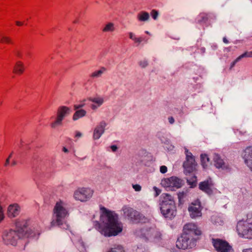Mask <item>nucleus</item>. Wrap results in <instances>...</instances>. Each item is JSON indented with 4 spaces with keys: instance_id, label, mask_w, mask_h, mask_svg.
Instances as JSON below:
<instances>
[{
    "instance_id": "nucleus-55",
    "label": "nucleus",
    "mask_w": 252,
    "mask_h": 252,
    "mask_svg": "<svg viewBox=\"0 0 252 252\" xmlns=\"http://www.w3.org/2000/svg\"><path fill=\"white\" fill-rule=\"evenodd\" d=\"M19 225H20V224H19V223L17 224V226H18V227H20V226H19Z\"/></svg>"
},
{
    "instance_id": "nucleus-19",
    "label": "nucleus",
    "mask_w": 252,
    "mask_h": 252,
    "mask_svg": "<svg viewBox=\"0 0 252 252\" xmlns=\"http://www.w3.org/2000/svg\"><path fill=\"white\" fill-rule=\"evenodd\" d=\"M20 211V207L17 204H14L8 206L7 209V216L10 218L17 216Z\"/></svg>"
},
{
    "instance_id": "nucleus-50",
    "label": "nucleus",
    "mask_w": 252,
    "mask_h": 252,
    "mask_svg": "<svg viewBox=\"0 0 252 252\" xmlns=\"http://www.w3.org/2000/svg\"><path fill=\"white\" fill-rule=\"evenodd\" d=\"M96 107H97V106H96V105H94V104H92V105H91V108H92L93 110L95 109L96 108Z\"/></svg>"
},
{
    "instance_id": "nucleus-48",
    "label": "nucleus",
    "mask_w": 252,
    "mask_h": 252,
    "mask_svg": "<svg viewBox=\"0 0 252 252\" xmlns=\"http://www.w3.org/2000/svg\"><path fill=\"white\" fill-rule=\"evenodd\" d=\"M129 38L133 40V38H134V37L133 35V33L130 32V33H129Z\"/></svg>"
},
{
    "instance_id": "nucleus-24",
    "label": "nucleus",
    "mask_w": 252,
    "mask_h": 252,
    "mask_svg": "<svg viewBox=\"0 0 252 252\" xmlns=\"http://www.w3.org/2000/svg\"><path fill=\"white\" fill-rule=\"evenodd\" d=\"M86 114L85 110L80 109L76 111L73 116V119L76 120L78 118L84 116Z\"/></svg>"
},
{
    "instance_id": "nucleus-25",
    "label": "nucleus",
    "mask_w": 252,
    "mask_h": 252,
    "mask_svg": "<svg viewBox=\"0 0 252 252\" xmlns=\"http://www.w3.org/2000/svg\"><path fill=\"white\" fill-rule=\"evenodd\" d=\"M115 30L114 24L113 23H108L105 25L102 29L103 32H112Z\"/></svg>"
},
{
    "instance_id": "nucleus-1",
    "label": "nucleus",
    "mask_w": 252,
    "mask_h": 252,
    "mask_svg": "<svg viewBox=\"0 0 252 252\" xmlns=\"http://www.w3.org/2000/svg\"><path fill=\"white\" fill-rule=\"evenodd\" d=\"M100 223L95 221V228L105 236H116L122 231V226L118 221L117 214L104 207L100 208Z\"/></svg>"
},
{
    "instance_id": "nucleus-40",
    "label": "nucleus",
    "mask_w": 252,
    "mask_h": 252,
    "mask_svg": "<svg viewBox=\"0 0 252 252\" xmlns=\"http://www.w3.org/2000/svg\"><path fill=\"white\" fill-rule=\"evenodd\" d=\"M15 24L17 26H18V27H22L24 25V22H21V21H17L15 22Z\"/></svg>"
},
{
    "instance_id": "nucleus-11",
    "label": "nucleus",
    "mask_w": 252,
    "mask_h": 252,
    "mask_svg": "<svg viewBox=\"0 0 252 252\" xmlns=\"http://www.w3.org/2000/svg\"><path fill=\"white\" fill-rule=\"evenodd\" d=\"M70 108L67 106H62L58 108L57 112L56 120L52 124V126L55 127L57 125H61L63 117L69 113Z\"/></svg>"
},
{
    "instance_id": "nucleus-18",
    "label": "nucleus",
    "mask_w": 252,
    "mask_h": 252,
    "mask_svg": "<svg viewBox=\"0 0 252 252\" xmlns=\"http://www.w3.org/2000/svg\"><path fill=\"white\" fill-rule=\"evenodd\" d=\"M244 158L245 163L252 171V147H248L245 150Z\"/></svg>"
},
{
    "instance_id": "nucleus-10",
    "label": "nucleus",
    "mask_w": 252,
    "mask_h": 252,
    "mask_svg": "<svg viewBox=\"0 0 252 252\" xmlns=\"http://www.w3.org/2000/svg\"><path fill=\"white\" fill-rule=\"evenodd\" d=\"M193 239V238L189 237L186 234L182 233L177 241L176 246L180 249H187L190 247L191 242Z\"/></svg>"
},
{
    "instance_id": "nucleus-22",
    "label": "nucleus",
    "mask_w": 252,
    "mask_h": 252,
    "mask_svg": "<svg viewBox=\"0 0 252 252\" xmlns=\"http://www.w3.org/2000/svg\"><path fill=\"white\" fill-rule=\"evenodd\" d=\"M252 58V51L250 52H245L243 54L239 56L238 58H237L231 63L230 69H231L232 67L234 66L235 64L240 61L243 58Z\"/></svg>"
},
{
    "instance_id": "nucleus-23",
    "label": "nucleus",
    "mask_w": 252,
    "mask_h": 252,
    "mask_svg": "<svg viewBox=\"0 0 252 252\" xmlns=\"http://www.w3.org/2000/svg\"><path fill=\"white\" fill-rule=\"evenodd\" d=\"M189 177L187 178L188 184L191 187H196L197 185V177L194 174H189Z\"/></svg>"
},
{
    "instance_id": "nucleus-47",
    "label": "nucleus",
    "mask_w": 252,
    "mask_h": 252,
    "mask_svg": "<svg viewBox=\"0 0 252 252\" xmlns=\"http://www.w3.org/2000/svg\"><path fill=\"white\" fill-rule=\"evenodd\" d=\"M243 252H252V249H248L243 251Z\"/></svg>"
},
{
    "instance_id": "nucleus-29",
    "label": "nucleus",
    "mask_w": 252,
    "mask_h": 252,
    "mask_svg": "<svg viewBox=\"0 0 252 252\" xmlns=\"http://www.w3.org/2000/svg\"><path fill=\"white\" fill-rule=\"evenodd\" d=\"M107 252H125V251L122 246L117 245L110 249Z\"/></svg>"
},
{
    "instance_id": "nucleus-5",
    "label": "nucleus",
    "mask_w": 252,
    "mask_h": 252,
    "mask_svg": "<svg viewBox=\"0 0 252 252\" xmlns=\"http://www.w3.org/2000/svg\"><path fill=\"white\" fill-rule=\"evenodd\" d=\"M23 227L18 228L17 230H10L5 235V239L11 245H15L16 241L21 236L19 234H26L28 231V224L26 221H23Z\"/></svg>"
},
{
    "instance_id": "nucleus-2",
    "label": "nucleus",
    "mask_w": 252,
    "mask_h": 252,
    "mask_svg": "<svg viewBox=\"0 0 252 252\" xmlns=\"http://www.w3.org/2000/svg\"><path fill=\"white\" fill-rule=\"evenodd\" d=\"M53 213L55 216V219L51 222V226L57 225L60 227L63 226V228L67 229L68 226L66 223L65 218L68 216V213L62 201H60L56 203L53 209Z\"/></svg>"
},
{
    "instance_id": "nucleus-34",
    "label": "nucleus",
    "mask_w": 252,
    "mask_h": 252,
    "mask_svg": "<svg viewBox=\"0 0 252 252\" xmlns=\"http://www.w3.org/2000/svg\"><path fill=\"white\" fill-rule=\"evenodd\" d=\"M151 15L154 19H156L158 15V12L157 10L154 9L152 10Z\"/></svg>"
},
{
    "instance_id": "nucleus-51",
    "label": "nucleus",
    "mask_w": 252,
    "mask_h": 252,
    "mask_svg": "<svg viewBox=\"0 0 252 252\" xmlns=\"http://www.w3.org/2000/svg\"><path fill=\"white\" fill-rule=\"evenodd\" d=\"M223 41L224 42H225L226 43H227L228 42V40L225 37H224L223 38Z\"/></svg>"
},
{
    "instance_id": "nucleus-20",
    "label": "nucleus",
    "mask_w": 252,
    "mask_h": 252,
    "mask_svg": "<svg viewBox=\"0 0 252 252\" xmlns=\"http://www.w3.org/2000/svg\"><path fill=\"white\" fill-rule=\"evenodd\" d=\"M105 126V123H101L99 125L97 126L94 129V138L95 139H98L104 131V127Z\"/></svg>"
},
{
    "instance_id": "nucleus-16",
    "label": "nucleus",
    "mask_w": 252,
    "mask_h": 252,
    "mask_svg": "<svg viewBox=\"0 0 252 252\" xmlns=\"http://www.w3.org/2000/svg\"><path fill=\"white\" fill-rule=\"evenodd\" d=\"M25 70L26 66L24 63L21 61H17L13 67L12 73L16 75L21 76L24 73Z\"/></svg>"
},
{
    "instance_id": "nucleus-13",
    "label": "nucleus",
    "mask_w": 252,
    "mask_h": 252,
    "mask_svg": "<svg viewBox=\"0 0 252 252\" xmlns=\"http://www.w3.org/2000/svg\"><path fill=\"white\" fill-rule=\"evenodd\" d=\"M213 187L214 184L210 178L200 182L199 184V189L209 195L213 193Z\"/></svg>"
},
{
    "instance_id": "nucleus-46",
    "label": "nucleus",
    "mask_w": 252,
    "mask_h": 252,
    "mask_svg": "<svg viewBox=\"0 0 252 252\" xmlns=\"http://www.w3.org/2000/svg\"><path fill=\"white\" fill-rule=\"evenodd\" d=\"M81 136V132H78V131L76 132L75 136V137L78 138V137H80Z\"/></svg>"
},
{
    "instance_id": "nucleus-33",
    "label": "nucleus",
    "mask_w": 252,
    "mask_h": 252,
    "mask_svg": "<svg viewBox=\"0 0 252 252\" xmlns=\"http://www.w3.org/2000/svg\"><path fill=\"white\" fill-rule=\"evenodd\" d=\"M14 53L15 56L19 58H22L23 57V54L22 52L19 50H15Z\"/></svg>"
},
{
    "instance_id": "nucleus-42",
    "label": "nucleus",
    "mask_w": 252,
    "mask_h": 252,
    "mask_svg": "<svg viewBox=\"0 0 252 252\" xmlns=\"http://www.w3.org/2000/svg\"><path fill=\"white\" fill-rule=\"evenodd\" d=\"M148 63H147L145 61H144V62H141L140 63V65L143 67H144L145 66H146L147 65Z\"/></svg>"
},
{
    "instance_id": "nucleus-28",
    "label": "nucleus",
    "mask_w": 252,
    "mask_h": 252,
    "mask_svg": "<svg viewBox=\"0 0 252 252\" xmlns=\"http://www.w3.org/2000/svg\"><path fill=\"white\" fill-rule=\"evenodd\" d=\"M106 69L104 67H101L99 70L95 71L93 72L91 75L90 77L92 78L97 77L100 76L101 74L106 71Z\"/></svg>"
},
{
    "instance_id": "nucleus-52",
    "label": "nucleus",
    "mask_w": 252,
    "mask_h": 252,
    "mask_svg": "<svg viewBox=\"0 0 252 252\" xmlns=\"http://www.w3.org/2000/svg\"><path fill=\"white\" fill-rule=\"evenodd\" d=\"M201 52L202 53H204L205 52V49L204 48L202 47L200 49Z\"/></svg>"
},
{
    "instance_id": "nucleus-14",
    "label": "nucleus",
    "mask_w": 252,
    "mask_h": 252,
    "mask_svg": "<svg viewBox=\"0 0 252 252\" xmlns=\"http://www.w3.org/2000/svg\"><path fill=\"white\" fill-rule=\"evenodd\" d=\"M124 213L126 216L127 217L132 220L139 221L142 218V214L132 208H125L124 210Z\"/></svg>"
},
{
    "instance_id": "nucleus-39",
    "label": "nucleus",
    "mask_w": 252,
    "mask_h": 252,
    "mask_svg": "<svg viewBox=\"0 0 252 252\" xmlns=\"http://www.w3.org/2000/svg\"><path fill=\"white\" fill-rule=\"evenodd\" d=\"M11 156H12V154H11L9 156L8 158L6 159V161H5V163H4V166H7L9 164V159L11 158Z\"/></svg>"
},
{
    "instance_id": "nucleus-15",
    "label": "nucleus",
    "mask_w": 252,
    "mask_h": 252,
    "mask_svg": "<svg viewBox=\"0 0 252 252\" xmlns=\"http://www.w3.org/2000/svg\"><path fill=\"white\" fill-rule=\"evenodd\" d=\"M164 182L165 185L168 187H175L178 189L181 188L182 185V180L175 177L165 179Z\"/></svg>"
},
{
    "instance_id": "nucleus-30",
    "label": "nucleus",
    "mask_w": 252,
    "mask_h": 252,
    "mask_svg": "<svg viewBox=\"0 0 252 252\" xmlns=\"http://www.w3.org/2000/svg\"><path fill=\"white\" fill-rule=\"evenodd\" d=\"M208 20V18L207 14L205 13H202L200 15V19L198 22L200 24H205Z\"/></svg>"
},
{
    "instance_id": "nucleus-54",
    "label": "nucleus",
    "mask_w": 252,
    "mask_h": 252,
    "mask_svg": "<svg viewBox=\"0 0 252 252\" xmlns=\"http://www.w3.org/2000/svg\"><path fill=\"white\" fill-rule=\"evenodd\" d=\"M85 158H86V157H82V158H80V159H84Z\"/></svg>"
},
{
    "instance_id": "nucleus-8",
    "label": "nucleus",
    "mask_w": 252,
    "mask_h": 252,
    "mask_svg": "<svg viewBox=\"0 0 252 252\" xmlns=\"http://www.w3.org/2000/svg\"><path fill=\"white\" fill-rule=\"evenodd\" d=\"M183 233L193 238V235L200 236L201 235L202 232L195 223L189 222L184 226Z\"/></svg>"
},
{
    "instance_id": "nucleus-56",
    "label": "nucleus",
    "mask_w": 252,
    "mask_h": 252,
    "mask_svg": "<svg viewBox=\"0 0 252 252\" xmlns=\"http://www.w3.org/2000/svg\"><path fill=\"white\" fill-rule=\"evenodd\" d=\"M146 32L147 34L149 33L148 32Z\"/></svg>"
},
{
    "instance_id": "nucleus-27",
    "label": "nucleus",
    "mask_w": 252,
    "mask_h": 252,
    "mask_svg": "<svg viewBox=\"0 0 252 252\" xmlns=\"http://www.w3.org/2000/svg\"><path fill=\"white\" fill-rule=\"evenodd\" d=\"M88 100L96 103L97 106L101 105L104 101L103 98L100 97H90L88 98Z\"/></svg>"
},
{
    "instance_id": "nucleus-35",
    "label": "nucleus",
    "mask_w": 252,
    "mask_h": 252,
    "mask_svg": "<svg viewBox=\"0 0 252 252\" xmlns=\"http://www.w3.org/2000/svg\"><path fill=\"white\" fill-rule=\"evenodd\" d=\"M65 143L67 144V145L68 146L69 148H72V142L71 141V139L68 138L65 140Z\"/></svg>"
},
{
    "instance_id": "nucleus-26",
    "label": "nucleus",
    "mask_w": 252,
    "mask_h": 252,
    "mask_svg": "<svg viewBox=\"0 0 252 252\" xmlns=\"http://www.w3.org/2000/svg\"><path fill=\"white\" fill-rule=\"evenodd\" d=\"M149 18V13L145 11H142L138 15V19L140 21H145Z\"/></svg>"
},
{
    "instance_id": "nucleus-7",
    "label": "nucleus",
    "mask_w": 252,
    "mask_h": 252,
    "mask_svg": "<svg viewBox=\"0 0 252 252\" xmlns=\"http://www.w3.org/2000/svg\"><path fill=\"white\" fill-rule=\"evenodd\" d=\"M213 246L218 252H233L232 247L229 243L222 239H213Z\"/></svg>"
},
{
    "instance_id": "nucleus-3",
    "label": "nucleus",
    "mask_w": 252,
    "mask_h": 252,
    "mask_svg": "<svg viewBox=\"0 0 252 252\" xmlns=\"http://www.w3.org/2000/svg\"><path fill=\"white\" fill-rule=\"evenodd\" d=\"M160 209L162 215L167 219H171L176 215V207L174 197L168 193L164 194L160 203Z\"/></svg>"
},
{
    "instance_id": "nucleus-44",
    "label": "nucleus",
    "mask_w": 252,
    "mask_h": 252,
    "mask_svg": "<svg viewBox=\"0 0 252 252\" xmlns=\"http://www.w3.org/2000/svg\"><path fill=\"white\" fill-rule=\"evenodd\" d=\"M154 189H155V190H156V195L158 196L159 194V193L160 192V190L159 189H157V188H156V187L154 188Z\"/></svg>"
},
{
    "instance_id": "nucleus-53",
    "label": "nucleus",
    "mask_w": 252,
    "mask_h": 252,
    "mask_svg": "<svg viewBox=\"0 0 252 252\" xmlns=\"http://www.w3.org/2000/svg\"><path fill=\"white\" fill-rule=\"evenodd\" d=\"M179 114H180L181 115H182V114L183 113V111H182V109H180V110H179Z\"/></svg>"
},
{
    "instance_id": "nucleus-43",
    "label": "nucleus",
    "mask_w": 252,
    "mask_h": 252,
    "mask_svg": "<svg viewBox=\"0 0 252 252\" xmlns=\"http://www.w3.org/2000/svg\"><path fill=\"white\" fill-rule=\"evenodd\" d=\"M168 120L170 124H173L174 122V119L173 117H170L168 118Z\"/></svg>"
},
{
    "instance_id": "nucleus-17",
    "label": "nucleus",
    "mask_w": 252,
    "mask_h": 252,
    "mask_svg": "<svg viewBox=\"0 0 252 252\" xmlns=\"http://www.w3.org/2000/svg\"><path fill=\"white\" fill-rule=\"evenodd\" d=\"M215 165L217 168H221L226 173L230 171L231 168L229 165L225 163L222 159L220 157H217L215 160Z\"/></svg>"
},
{
    "instance_id": "nucleus-41",
    "label": "nucleus",
    "mask_w": 252,
    "mask_h": 252,
    "mask_svg": "<svg viewBox=\"0 0 252 252\" xmlns=\"http://www.w3.org/2000/svg\"><path fill=\"white\" fill-rule=\"evenodd\" d=\"M110 148L111 150L114 152H116L118 149V147L116 145H112L110 146Z\"/></svg>"
},
{
    "instance_id": "nucleus-32",
    "label": "nucleus",
    "mask_w": 252,
    "mask_h": 252,
    "mask_svg": "<svg viewBox=\"0 0 252 252\" xmlns=\"http://www.w3.org/2000/svg\"><path fill=\"white\" fill-rule=\"evenodd\" d=\"M201 160L203 163H205L209 161V158L207 155L204 154L201 156Z\"/></svg>"
},
{
    "instance_id": "nucleus-38",
    "label": "nucleus",
    "mask_w": 252,
    "mask_h": 252,
    "mask_svg": "<svg viewBox=\"0 0 252 252\" xmlns=\"http://www.w3.org/2000/svg\"><path fill=\"white\" fill-rule=\"evenodd\" d=\"M85 105L84 103L80 104H76L74 105V110H77L83 107Z\"/></svg>"
},
{
    "instance_id": "nucleus-37",
    "label": "nucleus",
    "mask_w": 252,
    "mask_h": 252,
    "mask_svg": "<svg viewBox=\"0 0 252 252\" xmlns=\"http://www.w3.org/2000/svg\"><path fill=\"white\" fill-rule=\"evenodd\" d=\"M167 169L166 166L162 165L160 167V171L162 173H165L167 172Z\"/></svg>"
},
{
    "instance_id": "nucleus-49",
    "label": "nucleus",
    "mask_w": 252,
    "mask_h": 252,
    "mask_svg": "<svg viewBox=\"0 0 252 252\" xmlns=\"http://www.w3.org/2000/svg\"><path fill=\"white\" fill-rule=\"evenodd\" d=\"M63 151L65 152V153H67L68 152V150L66 148V147H63Z\"/></svg>"
},
{
    "instance_id": "nucleus-21",
    "label": "nucleus",
    "mask_w": 252,
    "mask_h": 252,
    "mask_svg": "<svg viewBox=\"0 0 252 252\" xmlns=\"http://www.w3.org/2000/svg\"><path fill=\"white\" fill-rule=\"evenodd\" d=\"M0 43L7 45H13L14 42L12 38L5 34H0Z\"/></svg>"
},
{
    "instance_id": "nucleus-6",
    "label": "nucleus",
    "mask_w": 252,
    "mask_h": 252,
    "mask_svg": "<svg viewBox=\"0 0 252 252\" xmlns=\"http://www.w3.org/2000/svg\"><path fill=\"white\" fill-rule=\"evenodd\" d=\"M203 209V206L199 199H197L194 200L189 204L188 208L189 217L192 219L201 217Z\"/></svg>"
},
{
    "instance_id": "nucleus-31",
    "label": "nucleus",
    "mask_w": 252,
    "mask_h": 252,
    "mask_svg": "<svg viewBox=\"0 0 252 252\" xmlns=\"http://www.w3.org/2000/svg\"><path fill=\"white\" fill-rule=\"evenodd\" d=\"M133 40H134L135 43L139 44L142 41H147L148 39H146V38H143L142 37H134V38H133Z\"/></svg>"
},
{
    "instance_id": "nucleus-12",
    "label": "nucleus",
    "mask_w": 252,
    "mask_h": 252,
    "mask_svg": "<svg viewBox=\"0 0 252 252\" xmlns=\"http://www.w3.org/2000/svg\"><path fill=\"white\" fill-rule=\"evenodd\" d=\"M92 195V191L87 188H81L78 189L74 192V197L76 200L81 201H84L87 198L90 197Z\"/></svg>"
},
{
    "instance_id": "nucleus-36",
    "label": "nucleus",
    "mask_w": 252,
    "mask_h": 252,
    "mask_svg": "<svg viewBox=\"0 0 252 252\" xmlns=\"http://www.w3.org/2000/svg\"><path fill=\"white\" fill-rule=\"evenodd\" d=\"M133 188L134 189V190L136 191H140L141 190V187L140 185L136 184V185H132Z\"/></svg>"
},
{
    "instance_id": "nucleus-4",
    "label": "nucleus",
    "mask_w": 252,
    "mask_h": 252,
    "mask_svg": "<svg viewBox=\"0 0 252 252\" xmlns=\"http://www.w3.org/2000/svg\"><path fill=\"white\" fill-rule=\"evenodd\" d=\"M238 234L247 239H252V222L249 220H240L236 226Z\"/></svg>"
},
{
    "instance_id": "nucleus-45",
    "label": "nucleus",
    "mask_w": 252,
    "mask_h": 252,
    "mask_svg": "<svg viewBox=\"0 0 252 252\" xmlns=\"http://www.w3.org/2000/svg\"><path fill=\"white\" fill-rule=\"evenodd\" d=\"M247 220H249V221L252 222V213L248 215V218Z\"/></svg>"
},
{
    "instance_id": "nucleus-9",
    "label": "nucleus",
    "mask_w": 252,
    "mask_h": 252,
    "mask_svg": "<svg viewBox=\"0 0 252 252\" xmlns=\"http://www.w3.org/2000/svg\"><path fill=\"white\" fill-rule=\"evenodd\" d=\"M196 165L197 163L195 162L194 158L191 155H187L186 160L183 164L184 173L186 175L193 173L196 170Z\"/></svg>"
}]
</instances>
